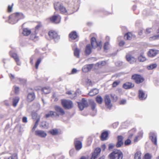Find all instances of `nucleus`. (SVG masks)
<instances>
[{
    "mask_svg": "<svg viewBox=\"0 0 159 159\" xmlns=\"http://www.w3.org/2000/svg\"><path fill=\"white\" fill-rule=\"evenodd\" d=\"M123 154L120 150L116 149L112 151L108 156L109 159H122Z\"/></svg>",
    "mask_w": 159,
    "mask_h": 159,
    "instance_id": "f257e3e1",
    "label": "nucleus"
},
{
    "mask_svg": "<svg viewBox=\"0 0 159 159\" xmlns=\"http://www.w3.org/2000/svg\"><path fill=\"white\" fill-rule=\"evenodd\" d=\"M131 79L136 84L142 83L145 80L143 76L138 74H134L132 75Z\"/></svg>",
    "mask_w": 159,
    "mask_h": 159,
    "instance_id": "f03ea898",
    "label": "nucleus"
},
{
    "mask_svg": "<svg viewBox=\"0 0 159 159\" xmlns=\"http://www.w3.org/2000/svg\"><path fill=\"white\" fill-rule=\"evenodd\" d=\"M54 7L56 10H59L62 14H64L67 12V10L63 4L59 2L54 4Z\"/></svg>",
    "mask_w": 159,
    "mask_h": 159,
    "instance_id": "7ed1b4c3",
    "label": "nucleus"
},
{
    "mask_svg": "<svg viewBox=\"0 0 159 159\" xmlns=\"http://www.w3.org/2000/svg\"><path fill=\"white\" fill-rule=\"evenodd\" d=\"M61 102L62 107L65 109H70L73 107V103L70 100L62 99Z\"/></svg>",
    "mask_w": 159,
    "mask_h": 159,
    "instance_id": "20e7f679",
    "label": "nucleus"
},
{
    "mask_svg": "<svg viewBox=\"0 0 159 159\" xmlns=\"http://www.w3.org/2000/svg\"><path fill=\"white\" fill-rule=\"evenodd\" d=\"M48 35L51 39H52L55 42L58 41L60 39V36L55 30H51L48 32Z\"/></svg>",
    "mask_w": 159,
    "mask_h": 159,
    "instance_id": "39448f33",
    "label": "nucleus"
},
{
    "mask_svg": "<svg viewBox=\"0 0 159 159\" xmlns=\"http://www.w3.org/2000/svg\"><path fill=\"white\" fill-rule=\"evenodd\" d=\"M91 45L94 48H99V49H100L102 47V42L101 41L97 42L95 38L92 37L90 40Z\"/></svg>",
    "mask_w": 159,
    "mask_h": 159,
    "instance_id": "423d86ee",
    "label": "nucleus"
},
{
    "mask_svg": "<svg viewBox=\"0 0 159 159\" xmlns=\"http://www.w3.org/2000/svg\"><path fill=\"white\" fill-rule=\"evenodd\" d=\"M79 108L80 110H82L84 108L87 107L89 103L87 100L84 98H82L81 102H77Z\"/></svg>",
    "mask_w": 159,
    "mask_h": 159,
    "instance_id": "0eeeda50",
    "label": "nucleus"
},
{
    "mask_svg": "<svg viewBox=\"0 0 159 159\" xmlns=\"http://www.w3.org/2000/svg\"><path fill=\"white\" fill-rule=\"evenodd\" d=\"M26 98V100L28 102H30L34 101L36 98V96L33 90L31 92H29Z\"/></svg>",
    "mask_w": 159,
    "mask_h": 159,
    "instance_id": "6e6552de",
    "label": "nucleus"
},
{
    "mask_svg": "<svg viewBox=\"0 0 159 159\" xmlns=\"http://www.w3.org/2000/svg\"><path fill=\"white\" fill-rule=\"evenodd\" d=\"M54 109L55 111L57 112L56 113L57 116H63L65 114V112L64 110L61 107L55 105L54 106Z\"/></svg>",
    "mask_w": 159,
    "mask_h": 159,
    "instance_id": "1a4fd4ad",
    "label": "nucleus"
},
{
    "mask_svg": "<svg viewBox=\"0 0 159 159\" xmlns=\"http://www.w3.org/2000/svg\"><path fill=\"white\" fill-rule=\"evenodd\" d=\"M49 20L50 21L53 23L58 24L61 21V17L58 14L56 15H54L50 17Z\"/></svg>",
    "mask_w": 159,
    "mask_h": 159,
    "instance_id": "9d476101",
    "label": "nucleus"
},
{
    "mask_svg": "<svg viewBox=\"0 0 159 159\" xmlns=\"http://www.w3.org/2000/svg\"><path fill=\"white\" fill-rule=\"evenodd\" d=\"M110 95H106L104 97V102L105 106L109 109H111L112 104L111 103V101L110 99Z\"/></svg>",
    "mask_w": 159,
    "mask_h": 159,
    "instance_id": "9b49d317",
    "label": "nucleus"
},
{
    "mask_svg": "<svg viewBox=\"0 0 159 159\" xmlns=\"http://www.w3.org/2000/svg\"><path fill=\"white\" fill-rule=\"evenodd\" d=\"M74 144L75 149L77 151H79L82 147V143L81 141L79 140L78 138H75L74 140Z\"/></svg>",
    "mask_w": 159,
    "mask_h": 159,
    "instance_id": "f8f14e48",
    "label": "nucleus"
},
{
    "mask_svg": "<svg viewBox=\"0 0 159 159\" xmlns=\"http://www.w3.org/2000/svg\"><path fill=\"white\" fill-rule=\"evenodd\" d=\"M101 151V149L100 148H96L94 152L92 153L90 159H97L98 156L100 155Z\"/></svg>",
    "mask_w": 159,
    "mask_h": 159,
    "instance_id": "ddd939ff",
    "label": "nucleus"
},
{
    "mask_svg": "<svg viewBox=\"0 0 159 159\" xmlns=\"http://www.w3.org/2000/svg\"><path fill=\"white\" fill-rule=\"evenodd\" d=\"M123 139V137L121 135H119L117 136V142L116 144V147L120 148L123 145L124 143Z\"/></svg>",
    "mask_w": 159,
    "mask_h": 159,
    "instance_id": "4468645a",
    "label": "nucleus"
},
{
    "mask_svg": "<svg viewBox=\"0 0 159 159\" xmlns=\"http://www.w3.org/2000/svg\"><path fill=\"white\" fill-rule=\"evenodd\" d=\"M89 103L91 109L93 112V113H91V114L92 116H94L97 112V110L95 109L96 104L93 101H90Z\"/></svg>",
    "mask_w": 159,
    "mask_h": 159,
    "instance_id": "2eb2a0df",
    "label": "nucleus"
},
{
    "mask_svg": "<svg viewBox=\"0 0 159 159\" xmlns=\"http://www.w3.org/2000/svg\"><path fill=\"white\" fill-rule=\"evenodd\" d=\"M158 53V51L154 49H150L148 52V56L150 57H153Z\"/></svg>",
    "mask_w": 159,
    "mask_h": 159,
    "instance_id": "dca6fc26",
    "label": "nucleus"
},
{
    "mask_svg": "<svg viewBox=\"0 0 159 159\" xmlns=\"http://www.w3.org/2000/svg\"><path fill=\"white\" fill-rule=\"evenodd\" d=\"M35 134L36 136L41 138H45L47 135L46 133L42 130H36L35 131Z\"/></svg>",
    "mask_w": 159,
    "mask_h": 159,
    "instance_id": "f3484780",
    "label": "nucleus"
},
{
    "mask_svg": "<svg viewBox=\"0 0 159 159\" xmlns=\"http://www.w3.org/2000/svg\"><path fill=\"white\" fill-rule=\"evenodd\" d=\"M69 39L72 40H75L79 37L76 32L75 31H71L69 35Z\"/></svg>",
    "mask_w": 159,
    "mask_h": 159,
    "instance_id": "a211bd4d",
    "label": "nucleus"
},
{
    "mask_svg": "<svg viewBox=\"0 0 159 159\" xmlns=\"http://www.w3.org/2000/svg\"><path fill=\"white\" fill-rule=\"evenodd\" d=\"M134 86V84L131 82H126L124 84L122 87L125 89H130L133 88Z\"/></svg>",
    "mask_w": 159,
    "mask_h": 159,
    "instance_id": "6ab92c4d",
    "label": "nucleus"
},
{
    "mask_svg": "<svg viewBox=\"0 0 159 159\" xmlns=\"http://www.w3.org/2000/svg\"><path fill=\"white\" fill-rule=\"evenodd\" d=\"M52 89L49 86L43 87L41 89L42 94H47L50 93Z\"/></svg>",
    "mask_w": 159,
    "mask_h": 159,
    "instance_id": "aec40b11",
    "label": "nucleus"
},
{
    "mask_svg": "<svg viewBox=\"0 0 159 159\" xmlns=\"http://www.w3.org/2000/svg\"><path fill=\"white\" fill-rule=\"evenodd\" d=\"M108 135L109 134L107 131H106L103 132L101 134L100 137L101 140L102 141H104L107 140Z\"/></svg>",
    "mask_w": 159,
    "mask_h": 159,
    "instance_id": "412c9836",
    "label": "nucleus"
},
{
    "mask_svg": "<svg viewBox=\"0 0 159 159\" xmlns=\"http://www.w3.org/2000/svg\"><path fill=\"white\" fill-rule=\"evenodd\" d=\"M126 57L127 60L130 63H133L136 61V58L130 54H127Z\"/></svg>",
    "mask_w": 159,
    "mask_h": 159,
    "instance_id": "4be33fe9",
    "label": "nucleus"
},
{
    "mask_svg": "<svg viewBox=\"0 0 159 159\" xmlns=\"http://www.w3.org/2000/svg\"><path fill=\"white\" fill-rule=\"evenodd\" d=\"M147 95L141 90H139L138 96L139 99L141 100L145 99L147 97Z\"/></svg>",
    "mask_w": 159,
    "mask_h": 159,
    "instance_id": "5701e85b",
    "label": "nucleus"
},
{
    "mask_svg": "<svg viewBox=\"0 0 159 159\" xmlns=\"http://www.w3.org/2000/svg\"><path fill=\"white\" fill-rule=\"evenodd\" d=\"M92 48L90 44H87L85 48V52L86 55H89L92 52Z\"/></svg>",
    "mask_w": 159,
    "mask_h": 159,
    "instance_id": "b1692460",
    "label": "nucleus"
},
{
    "mask_svg": "<svg viewBox=\"0 0 159 159\" xmlns=\"http://www.w3.org/2000/svg\"><path fill=\"white\" fill-rule=\"evenodd\" d=\"M10 56L11 57L13 58L16 62L18 65H20L19 59L17 54L15 53H11L10 54Z\"/></svg>",
    "mask_w": 159,
    "mask_h": 159,
    "instance_id": "393cba45",
    "label": "nucleus"
},
{
    "mask_svg": "<svg viewBox=\"0 0 159 159\" xmlns=\"http://www.w3.org/2000/svg\"><path fill=\"white\" fill-rule=\"evenodd\" d=\"M36 33L34 32V33L32 34L30 37V39L34 41V42H36L39 40V38L38 36L36 35Z\"/></svg>",
    "mask_w": 159,
    "mask_h": 159,
    "instance_id": "a878e982",
    "label": "nucleus"
},
{
    "mask_svg": "<svg viewBox=\"0 0 159 159\" xmlns=\"http://www.w3.org/2000/svg\"><path fill=\"white\" fill-rule=\"evenodd\" d=\"M20 99V98L18 96H16L12 98V105L14 107L17 106Z\"/></svg>",
    "mask_w": 159,
    "mask_h": 159,
    "instance_id": "bb28decb",
    "label": "nucleus"
},
{
    "mask_svg": "<svg viewBox=\"0 0 159 159\" xmlns=\"http://www.w3.org/2000/svg\"><path fill=\"white\" fill-rule=\"evenodd\" d=\"M92 68V66L91 65H87L84 66L82 69V70L84 72H87L90 71Z\"/></svg>",
    "mask_w": 159,
    "mask_h": 159,
    "instance_id": "cd10ccee",
    "label": "nucleus"
},
{
    "mask_svg": "<svg viewBox=\"0 0 159 159\" xmlns=\"http://www.w3.org/2000/svg\"><path fill=\"white\" fill-rule=\"evenodd\" d=\"M20 15V14L18 13H13L9 16V19L10 20H17Z\"/></svg>",
    "mask_w": 159,
    "mask_h": 159,
    "instance_id": "c85d7f7f",
    "label": "nucleus"
},
{
    "mask_svg": "<svg viewBox=\"0 0 159 159\" xmlns=\"http://www.w3.org/2000/svg\"><path fill=\"white\" fill-rule=\"evenodd\" d=\"M132 34L131 32H129L125 34L124 38L125 40H130L132 39Z\"/></svg>",
    "mask_w": 159,
    "mask_h": 159,
    "instance_id": "c756f323",
    "label": "nucleus"
},
{
    "mask_svg": "<svg viewBox=\"0 0 159 159\" xmlns=\"http://www.w3.org/2000/svg\"><path fill=\"white\" fill-rule=\"evenodd\" d=\"M50 134L53 135H56L58 134L59 131L57 129H55L51 130L48 132Z\"/></svg>",
    "mask_w": 159,
    "mask_h": 159,
    "instance_id": "7c9ffc66",
    "label": "nucleus"
},
{
    "mask_svg": "<svg viewBox=\"0 0 159 159\" xmlns=\"http://www.w3.org/2000/svg\"><path fill=\"white\" fill-rule=\"evenodd\" d=\"M38 24L36 26L35 28V32L36 33H38V31L40 30L42 27V25L40 22H38Z\"/></svg>",
    "mask_w": 159,
    "mask_h": 159,
    "instance_id": "2f4dec72",
    "label": "nucleus"
},
{
    "mask_svg": "<svg viewBox=\"0 0 159 159\" xmlns=\"http://www.w3.org/2000/svg\"><path fill=\"white\" fill-rule=\"evenodd\" d=\"M98 93V91L97 89H94L91 90L89 93V94L91 96H93L97 94Z\"/></svg>",
    "mask_w": 159,
    "mask_h": 159,
    "instance_id": "473e14b6",
    "label": "nucleus"
},
{
    "mask_svg": "<svg viewBox=\"0 0 159 159\" xmlns=\"http://www.w3.org/2000/svg\"><path fill=\"white\" fill-rule=\"evenodd\" d=\"M55 113H56V112L55 111H50L48 113L45 114V117L46 118L52 117L55 116Z\"/></svg>",
    "mask_w": 159,
    "mask_h": 159,
    "instance_id": "72a5a7b5",
    "label": "nucleus"
},
{
    "mask_svg": "<svg viewBox=\"0 0 159 159\" xmlns=\"http://www.w3.org/2000/svg\"><path fill=\"white\" fill-rule=\"evenodd\" d=\"M4 159H18L17 153H14L9 157L5 158Z\"/></svg>",
    "mask_w": 159,
    "mask_h": 159,
    "instance_id": "f704fd0d",
    "label": "nucleus"
},
{
    "mask_svg": "<svg viewBox=\"0 0 159 159\" xmlns=\"http://www.w3.org/2000/svg\"><path fill=\"white\" fill-rule=\"evenodd\" d=\"M31 33L30 30L27 28H24L23 30L22 34L25 36H28Z\"/></svg>",
    "mask_w": 159,
    "mask_h": 159,
    "instance_id": "c9c22d12",
    "label": "nucleus"
},
{
    "mask_svg": "<svg viewBox=\"0 0 159 159\" xmlns=\"http://www.w3.org/2000/svg\"><path fill=\"white\" fill-rule=\"evenodd\" d=\"M141 153L140 151L137 152L134 154V159H141Z\"/></svg>",
    "mask_w": 159,
    "mask_h": 159,
    "instance_id": "e433bc0d",
    "label": "nucleus"
},
{
    "mask_svg": "<svg viewBox=\"0 0 159 159\" xmlns=\"http://www.w3.org/2000/svg\"><path fill=\"white\" fill-rule=\"evenodd\" d=\"M80 50L78 48H75L74 50V55L77 58H79L80 56Z\"/></svg>",
    "mask_w": 159,
    "mask_h": 159,
    "instance_id": "4c0bfd02",
    "label": "nucleus"
},
{
    "mask_svg": "<svg viewBox=\"0 0 159 159\" xmlns=\"http://www.w3.org/2000/svg\"><path fill=\"white\" fill-rule=\"evenodd\" d=\"M138 60L140 61L143 62L146 60V57L143 55V53L141 54L138 57Z\"/></svg>",
    "mask_w": 159,
    "mask_h": 159,
    "instance_id": "58836bf2",
    "label": "nucleus"
},
{
    "mask_svg": "<svg viewBox=\"0 0 159 159\" xmlns=\"http://www.w3.org/2000/svg\"><path fill=\"white\" fill-rule=\"evenodd\" d=\"M13 90L16 94H17L19 93L20 88L19 87L15 85L13 87Z\"/></svg>",
    "mask_w": 159,
    "mask_h": 159,
    "instance_id": "ea45409f",
    "label": "nucleus"
},
{
    "mask_svg": "<svg viewBox=\"0 0 159 159\" xmlns=\"http://www.w3.org/2000/svg\"><path fill=\"white\" fill-rule=\"evenodd\" d=\"M96 100L98 103L101 104L102 103L103 99L101 96H98L96 98Z\"/></svg>",
    "mask_w": 159,
    "mask_h": 159,
    "instance_id": "a19ab883",
    "label": "nucleus"
},
{
    "mask_svg": "<svg viewBox=\"0 0 159 159\" xmlns=\"http://www.w3.org/2000/svg\"><path fill=\"white\" fill-rule=\"evenodd\" d=\"M157 66V65L156 63L152 64L150 65L147 67L148 70H152L153 69L156 68Z\"/></svg>",
    "mask_w": 159,
    "mask_h": 159,
    "instance_id": "79ce46f5",
    "label": "nucleus"
},
{
    "mask_svg": "<svg viewBox=\"0 0 159 159\" xmlns=\"http://www.w3.org/2000/svg\"><path fill=\"white\" fill-rule=\"evenodd\" d=\"M152 141L154 144L156 145H157V138L156 135H153L152 136Z\"/></svg>",
    "mask_w": 159,
    "mask_h": 159,
    "instance_id": "37998d69",
    "label": "nucleus"
},
{
    "mask_svg": "<svg viewBox=\"0 0 159 159\" xmlns=\"http://www.w3.org/2000/svg\"><path fill=\"white\" fill-rule=\"evenodd\" d=\"M110 48V44L108 42H106L104 45L103 48L104 50H108Z\"/></svg>",
    "mask_w": 159,
    "mask_h": 159,
    "instance_id": "c03bdc74",
    "label": "nucleus"
},
{
    "mask_svg": "<svg viewBox=\"0 0 159 159\" xmlns=\"http://www.w3.org/2000/svg\"><path fill=\"white\" fill-rule=\"evenodd\" d=\"M110 96L112 99V101L114 102L116 101L118 99V97L115 94H110Z\"/></svg>",
    "mask_w": 159,
    "mask_h": 159,
    "instance_id": "a18cd8bd",
    "label": "nucleus"
},
{
    "mask_svg": "<svg viewBox=\"0 0 159 159\" xmlns=\"http://www.w3.org/2000/svg\"><path fill=\"white\" fill-rule=\"evenodd\" d=\"M41 58H39L37 60L36 62L35 66L36 69H38L39 65L41 61Z\"/></svg>",
    "mask_w": 159,
    "mask_h": 159,
    "instance_id": "49530a36",
    "label": "nucleus"
},
{
    "mask_svg": "<svg viewBox=\"0 0 159 159\" xmlns=\"http://www.w3.org/2000/svg\"><path fill=\"white\" fill-rule=\"evenodd\" d=\"M152 156L151 154L149 153H146L143 157V159H151Z\"/></svg>",
    "mask_w": 159,
    "mask_h": 159,
    "instance_id": "de8ad7c7",
    "label": "nucleus"
},
{
    "mask_svg": "<svg viewBox=\"0 0 159 159\" xmlns=\"http://www.w3.org/2000/svg\"><path fill=\"white\" fill-rule=\"evenodd\" d=\"M120 83V80H117L114 81L112 84V87L113 88L117 86Z\"/></svg>",
    "mask_w": 159,
    "mask_h": 159,
    "instance_id": "09e8293b",
    "label": "nucleus"
},
{
    "mask_svg": "<svg viewBox=\"0 0 159 159\" xmlns=\"http://www.w3.org/2000/svg\"><path fill=\"white\" fill-rule=\"evenodd\" d=\"M131 141L129 139L125 140L124 142V144L125 146L129 145L131 144Z\"/></svg>",
    "mask_w": 159,
    "mask_h": 159,
    "instance_id": "8fccbe9b",
    "label": "nucleus"
},
{
    "mask_svg": "<svg viewBox=\"0 0 159 159\" xmlns=\"http://www.w3.org/2000/svg\"><path fill=\"white\" fill-rule=\"evenodd\" d=\"M13 4H12L11 6L9 5L8 7L7 11L8 12H11L12 11Z\"/></svg>",
    "mask_w": 159,
    "mask_h": 159,
    "instance_id": "3c124183",
    "label": "nucleus"
},
{
    "mask_svg": "<svg viewBox=\"0 0 159 159\" xmlns=\"http://www.w3.org/2000/svg\"><path fill=\"white\" fill-rule=\"evenodd\" d=\"M152 31V29L151 28H147L145 32L146 34H148L151 33Z\"/></svg>",
    "mask_w": 159,
    "mask_h": 159,
    "instance_id": "603ef678",
    "label": "nucleus"
},
{
    "mask_svg": "<svg viewBox=\"0 0 159 159\" xmlns=\"http://www.w3.org/2000/svg\"><path fill=\"white\" fill-rule=\"evenodd\" d=\"M41 126L43 128H45L47 127V126L46 124V122H42Z\"/></svg>",
    "mask_w": 159,
    "mask_h": 159,
    "instance_id": "864d4df0",
    "label": "nucleus"
},
{
    "mask_svg": "<svg viewBox=\"0 0 159 159\" xmlns=\"http://www.w3.org/2000/svg\"><path fill=\"white\" fill-rule=\"evenodd\" d=\"M126 100L125 99H123L121 100L119 102V104L120 105H123L125 103Z\"/></svg>",
    "mask_w": 159,
    "mask_h": 159,
    "instance_id": "5fc2aeb1",
    "label": "nucleus"
},
{
    "mask_svg": "<svg viewBox=\"0 0 159 159\" xmlns=\"http://www.w3.org/2000/svg\"><path fill=\"white\" fill-rule=\"evenodd\" d=\"M114 144H110L108 145V148L109 149H112L114 147Z\"/></svg>",
    "mask_w": 159,
    "mask_h": 159,
    "instance_id": "6e6d98bb",
    "label": "nucleus"
},
{
    "mask_svg": "<svg viewBox=\"0 0 159 159\" xmlns=\"http://www.w3.org/2000/svg\"><path fill=\"white\" fill-rule=\"evenodd\" d=\"M38 125V124L35 123L34 126H33V128H32V132H33L34 131L36 128L37 127Z\"/></svg>",
    "mask_w": 159,
    "mask_h": 159,
    "instance_id": "4d7b16f0",
    "label": "nucleus"
},
{
    "mask_svg": "<svg viewBox=\"0 0 159 159\" xmlns=\"http://www.w3.org/2000/svg\"><path fill=\"white\" fill-rule=\"evenodd\" d=\"M125 43L124 41L122 40L119 43V44L120 46H122L124 45Z\"/></svg>",
    "mask_w": 159,
    "mask_h": 159,
    "instance_id": "13d9d810",
    "label": "nucleus"
},
{
    "mask_svg": "<svg viewBox=\"0 0 159 159\" xmlns=\"http://www.w3.org/2000/svg\"><path fill=\"white\" fill-rule=\"evenodd\" d=\"M9 76L11 80L14 79V76L12 74H9Z\"/></svg>",
    "mask_w": 159,
    "mask_h": 159,
    "instance_id": "bf43d9fd",
    "label": "nucleus"
},
{
    "mask_svg": "<svg viewBox=\"0 0 159 159\" xmlns=\"http://www.w3.org/2000/svg\"><path fill=\"white\" fill-rule=\"evenodd\" d=\"M139 136H136L134 139V143H136V142H137L138 141V138H139Z\"/></svg>",
    "mask_w": 159,
    "mask_h": 159,
    "instance_id": "052dcab7",
    "label": "nucleus"
},
{
    "mask_svg": "<svg viewBox=\"0 0 159 159\" xmlns=\"http://www.w3.org/2000/svg\"><path fill=\"white\" fill-rule=\"evenodd\" d=\"M22 121L24 123H26L27 122V118L26 117H24L22 118Z\"/></svg>",
    "mask_w": 159,
    "mask_h": 159,
    "instance_id": "680f3d73",
    "label": "nucleus"
},
{
    "mask_svg": "<svg viewBox=\"0 0 159 159\" xmlns=\"http://www.w3.org/2000/svg\"><path fill=\"white\" fill-rule=\"evenodd\" d=\"M77 72V70L75 68H73L72 69L71 71V73L73 74L76 73Z\"/></svg>",
    "mask_w": 159,
    "mask_h": 159,
    "instance_id": "e2e57ef3",
    "label": "nucleus"
},
{
    "mask_svg": "<svg viewBox=\"0 0 159 159\" xmlns=\"http://www.w3.org/2000/svg\"><path fill=\"white\" fill-rule=\"evenodd\" d=\"M80 159H89V157L88 156H82L80 157Z\"/></svg>",
    "mask_w": 159,
    "mask_h": 159,
    "instance_id": "0e129e2a",
    "label": "nucleus"
},
{
    "mask_svg": "<svg viewBox=\"0 0 159 159\" xmlns=\"http://www.w3.org/2000/svg\"><path fill=\"white\" fill-rule=\"evenodd\" d=\"M143 33V30H140L139 31L138 34L139 35H141Z\"/></svg>",
    "mask_w": 159,
    "mask_h": 159,
    "instance_id": "69168bd1",
    "label": "nucleus"
},
{
    "mask_svg": "<svg viewBox=\"0 0 159 159\" xmlns=\"http://www.w3.org/2000/svg\"><path fill=\"white\" fill-rule=\"evenodd\" d=\"M57 98L56 97V95L55 93H54L53 94L52 96V98L54 99L55 98Z\"/></svg>",
    "mask_w": 159,
    "mask_h": 159,
    "instance_id": "338daca9",
    "label": "nucleus"
},
{
    "mask_svg": "<svg viewBox=\"0 0 159 159\" xmlns=\"http://www.w3.org/2000/svg\"><path fill=\"white\" fill-rule=\"evenodd\" d=\"M102 148L103 149V150H104L106 148V145L104 144L102 146Z\"/></svg>",
    "mask_w": 159,
    "mask_h": 159,
    "instance_id": "774afa93",
    "label": "nucleus"
}]
</instances>
